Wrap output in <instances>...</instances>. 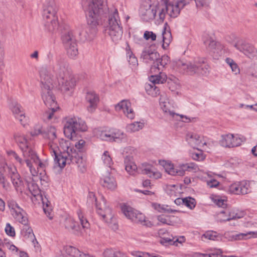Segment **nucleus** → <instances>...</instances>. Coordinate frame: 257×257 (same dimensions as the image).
Masks as SVG:
<instances>
[{
    "instance_id": "obj_6",
    "label": "nucleus",
    "mask_w": 257,
    "mask_h": 257,
    "mask_svg": "<svg viewBox=\"0 0 257 257\" xmlns=\"http://www.w3.org/2000/svg\"><path fill=\"white\" fill-rule=\"evenodd\" d=\"M56 10L53 0H47L43 4L42 17L45 29L49 32H54L58 28Z\"/></svg>"
},
{
    "instance_id": "obj_48",
    "label": "nucleus",
    "mask_w": 257,
    "mask_h": 257,
    "mask_svg": "<svg viewBox=\"0 0 257 257\" xmlns=\"http://www.w3.org/2000/svg\"><path fill=\"white\" fill-rule=\"evenodd\" d=\"M42 200L43 204V210L44 212L50 219H52L53 218V216L51 215L52 209L51 207L49 206V201H48L46 198L44 199L43 198H42Z\"/></svg>"
},
{
    "instance_id": "obj_24",
    "label": "nucleus",
    "mask_w": 257,
    "mask_h": 257,
    "mask_svg": "<svg viewBox=\"0 0 257 257\" xmlns=\"http://www.w3.org/2000/svg\"><path fill=\"white\" fill-rule=\"evenodd\" d=\"M115 109L118 112L122 111L130 119H133L135 117V112L129 100H121L115 106Z\"/></svg>"
},
{
    "instance_id": "obj_33",
    "label": "nucleus",
    "mask_w": 257,
    "mask_h": 257,
    "mask_svg": "<svg viewBox=\"0 0 257 257\" xmlns=\"http://www.w3.org/2000/svg\"><path fill=\"white\" fill-rule=\"evenodd\" d=\"M152 206L155 210L160 213H171L177 212V210L172 209L170 206L167 205H162L157 203H152Z\"/></svg>"
},
{
    "instance_id": "obj_47",
    "label": "nucleus",
    "mask_w": 257,
    "mask_h": 257,
    "mask_svg": "<svg viewBox=\"0 0 257 257\" xmlns=\"http://www.w3.org/2000/svg\"><path fill=\"white\" fill-rule=\"evenodd\" d=\"M127 51L126 56L128 59V62L132 66H136L138 65V60L135 56L133 54L132 52L130 51V48L128 46L126 48Z\"/></svg>"
},
{
    "instance_id": "obj_63",
    "label": "nucleus",
    "mask_w": 257,
    "mask_h": 257,
    "mask_svg": "<svg viewBox=\"0 0 257 257\" xmlns=\"http://www.w3.org/2000/svg\"><path fill=\"white\" fill-rule=\"evenodd\" d=\"M75 147L79 152H82L86 147V142L83 140H80L75 143Z\"/></svg>"
},
{
    "instance_id": "obj_37",
    "label": "nucleus",
    "mask_w": 257,
    "mask_h": 257,
    "mask_svg": "<svg viewBox=\"0 0 257 257\" xmlns=\"http://www.w3.org/2000/svg\"><path fill=\"white\" fill-rule=\"evenodd\" d=\"M132 221L140 223L143 225H148L150 222L146 220V217L143 213L139 212L138 211H136V213L133 217Z\"/></svg>"
},
{
    "instance_id": "obj_7",
    "label": "nucleus",
    "mask_w": 257,
    "mask_h": 257,
    "mask_svg": "<svg viewBox=\"0 0 257 257\" xmlns=\"http://www.w3.org/2000/svg\"><path fill=\"white\" fill-rule=\"evenodd\" d=\"M160 105L164 115L170 119L180 120L186 123L195 121L196 119L195 117H189L186 115L179 114L176 113L175 111L177 108L176 104L171 101L165 94L161 95Z\"/></svg>"
},
{
    "instance_id": "obj_49",
    "label": "nucleus",
    "mask_w": 257,
    "mask_h": 257,
    "mask_svg": "<svg viewBox=\"0 0 257 257\" xmlns=\"http://www.w3.org/2000/svg\"><path fill=\"white\" fill-rule=\"evenodd\" d=\"M103 254L104 257H121V252L119 250L110 248L106 249L104 251Z\"/></svg>"
},
{
    "instance_id": "obj_43",
    "label": "nucleus",
    "mask_w": 257,
    "mask_h": 257,
    "mask_svg": "<svg viewBox=\"0 0 257 257\" xmlns=\"http://www.w3.org/2000/svg\"><path fill=\"white\" fill-rule=\"evenodd\" d=\"M125 170L131 175L135 176L138 174V168L135 163L133 162H126L125 160Z\"/></svg>"
},
{
    "instance_id": "obj_45",
    "label": "nucleus",
    "mask_w": 257,
    "mask_h": 257,
    "mask_svg": "<svg viewBox=\"0 0 257 257\" xmlns=\"http://www.w3.org/2000/svg\"><path fill=\"white\" fill-rule=\"evenodd\" d=\"M239 186L240 193L242 194H246L250 192V187L249 182L246 181H243L238 182Z\"/></svg>"
},
{
    "instance_id": "obj_12",
    "label": "nucleus",
    "mask_w": 257,
    "mask_h": 257,
    "mask_svg": "<svg viewBox=\"0 0 257 257\" xmlns=\"http://www.w3.org/2000/svg\"><path fill=\"white\" fill-rule=\"evenodd\" d=\"M188 3L187 0H174L169 4H160L159 8V19L163 22L167 14L170 17L175 18L180 14V11Z\"/></svg>"
},
{
    "instance_id": "obj_46",
    "label": "nucleus",
    "mask_w": 257,
    "mask_h": 257,
    "mask_svg": "<svg viewBox=\"0 0 257 257\" xmlns=\"http://www.w3.org/2000/svg\"><path fill=\"white\" fill-rule=\"evenodd\" d=\"M225 61L229 66L233 73L235 74L239 73V68L233 59L230 58H227L225 59Z\"/></svg>"
},
{
    "instance_id": "obj_2",
    "label": "nucleus",
    "mask_w": 257,
    "mask_h": 257,
    "mask_svg": "<svg viewBox=\"0 0 257 257\" xmlns=\"http://www.w3.org/2000/svg\"><path fill=\"white\" fill-rule=\"evenodd\" d=\"M85 7L88 27L82 30L79 35L83 41H91L97 33L102 17L108 12L107 0H87Z\"/></svg>"
},
{
    "instance_id": "obj_26",
    "label": "nucleus",
    "mask_w": 257,
    "mask_h": 257,
    "mask_svg": "<svg viewBox=\"0 0 257 257\" xmlns=\"http://www.w3.org/2000/svg\"><path fill=\"white\" fill-rule=\"evenodd\" d=\"M85 99L87 110L89 112H93L96 108L99 101L98 95L93 91H88L86 93Z\"/></svg>"
},
{
    "instance_id": "obj_60",
    "label": "nucleus",
    "mask_w": 257,
    "mask_h": 257,
    "mask_svg": "<svg viewBox=\"0 0 257 257\" xmlns=\"http://www.w3.org/2000/svg\"><path fill=\"white\" fill-rule=\"evenodd\" d=\"M239 186L238 182L234 183L229 186L228 191L231 193L240 194Z\"/></svg>"
},
{
    "instance_id": "obj_14",
    "label": "nucleus",
    "mask_w": 257,
    "mask_h": 257,
    "mask_svg": "<svg viewBox=\"0 0 257 257\" xmlns=\"http://www.w3.org/2000/svg\"><path fill=\"white\" fill-rule=\"evenodd\" d=\"M159 164L163 166L165 171L172 176L184 175L185 171H196L198 166L193 163L183 164L175 166L171 162L166 160H160Z\"/></svg>"
},
{
    "instance_id": "obj_44",
    "label": "nucleus",
    "mask_w": 257,
    "mask_h": 257,
    "mask_svg": "<svg viewBox=\"0 0 257 257\" xmlns=\"http://www.w3.org/2000/svg\"><path fill=\"white\" fill-rule=\"evenodd\" d=\"M63 249L68 254L73 257H79L82 253L78 249L71 245L65 246Z\"/></svg>"
},
{
    "instance_id": "obj_3",
    "label": "nucleus",
    "mask_w": 257,
    "mask_h": 257,
    "mask_svg": "<svg viewBox=\"0 0 257 257\" xmlns=\"http://www.w3.org/2000/svg\"><path fill=\"white\" fill-rule=\"evenodd\" d=\"M48 71V79H52L54 87L59 86L64 93H71L75 85L73 77L69 74L67 62L60 57L57 58L52 61L49 67L45 65Z\"/></svg>"
},
{
    "instance_id": "obj_31",
    "label": "nucleus",
    "mask_w": 257,
    "mask_h": 257,
    "mask_svg": "<svg viewBox=\"0 0 257 257\" xmlns=\"http://www.w3.org/2000/svg\"><path fill=\"white\" fill-rule=\"evenodd\" d=\"M225 238L229 241L247 239H249L250 236H248L247 232L240 233L236 234H232V232H226L223 235Z\"/></svg>"
},
{
    "instance_id": "obj_42",
    "label": "nucleus",
    "mask_w": 257,
    "mask_h": 257,
    "mask_svg": "<svg viewBox=\"0 0 257 257\" xmlns=\"http://www.w3.org/2000/svg\"><path fill=\"white\" fill-rule=\"evenodd\" d=\"M121 211L126 218L132 220L137 210L131 206L123 205L121 207Z\"/></svg>"
},
{
    "instance_id": "obj_15",
    "label": "nucleus",
    "mask_w": 257,
    "mask_h": 257,
    "mask_svg": "<svg viewBox=\"0 0 257 257\" xmlns=\"http://www.w3.org/2000/svg\"><path fill=\"white\" fill-rule=\"evenodd\" d=\"M160 6L158 0H142L139 10L141 18L146 21L159 18Z\"/></svg>"
},
{
    "instance_id": "obj_30",
    "label": "nucleus",
    "mask_w": 257,
    "mask_h": 257,
    "mask_svg": "<svg viewBox=\"0 0 257 257\" xmlns=\"http://www.w3.org/2000/svg\"><path fill=\"white\" fill-rule=\"evenodd\" d=\"M15 140L21 151H34L27 138L23 135H17Z\"/></svg>"
},
{
    "instance_id": "obj_40",
    "label": "nucleus",
    "mask_w": 257,
    "mask_h": 257,
    "mask_svg": "<svg viewBox=\"0 0 257 257\" xmlns=\"http://www.w3.org/2000/svg\"><path fill=\"white\" fill-rule=\"evenodd\" d=\"M168 84L169 89L172 91L177 90L180 87V81L179 79L173 76L169 78L168 80Z\"/></svg>"
},
{
    "instance_id": "obj_34",
    "label": "nucleus",
    "mask_w": 257,
    "mask_h": 257,
    "mask_svg": "<svg viewBox=\"0 0 257 257\" xmlns=\"http://www.w3.org/2000/svg\"><path fill=\"white\" fill-rule=\"evenodd\" d=\"M186 240L185 237L184 236H175L170 237L163 238L161 240V242L168 243L170 244L178 245V243L182 244Z\"/></svg>"
},
{
    "instance_id": "obj_59",
    "label": "nucleus",
    "mask_w": 257,
    "mask_h": 257,
    "mask_svg": "<svg viewBox=\"0 0 257 257\" xmlns=\"http://www.w3.org/2000/svg\"><path fill=\"white\" fill-rule=\"evenodd\" d=\"M177 186L175 185H167L166 186V191L171 196H175Z\"/></svg>"
},
{
    "instance_id": "obj_28",
    "label": "nucleus",
    "mask_w": 257,
    "mask_h": 257,
    "mask_svg": "<svg viewBox=\"0 0 257 257\" xmlns=\"http://www.w3.org/2000/svg\"><path fill=\"white\" fill-rule=\"evenodd\" d=\"M161 70H159L157 71V70H156L151 72L152 74L154 73V74L149 77V80L152 83L155 85L156 84H162L167 80L166 75L161 72Z\"/></svg>"
},
{
    "instance_id": "obj_5",
    "label": "nucleus",
    "mask_w": 257,
    "mask_h": 257,
    "mask_svg": "<svg viewBox=\"0 0 257 257\" xmlns=\"http://www.w3.org/2000/svg\"><path fill=\"white\" fill-rule=\"evenodd\" d=\"M22 157L12 150L7 151V154L10 160L15 161V163L22 172L27 168L32 176L37 175L36 168H43L45 164L40 161L34 151H22Z\"/></svg>"
},
{
    "instance_id": "obj_35",
    "label": "nucleus",
    "mask_w": 257,
    "mask_h": 257,
    "mask_svg": "<svg viewBox=\"0 0 257 257\" xmlns=\"http://www.w3.org/2000/svg\"><path fill=\"white\" fill-rule=\"evenodd\" d=\"M112 142L121 143L127 141V136L123 132L119 130H112Z\"/></svg>"
},
{
    "instance_id": "obj_13",
    "label": "nucleus",
    "mask_w": 257,
    "mask_h": 257,
    "mask_svg": "<svg viewBox=\"0 0 257 257\" xmlns=\"http://www.w3.org/2000/svg\"><path fill=\"white\" fill-rule=\"evenodd\" d=\"M77 215L81 223V226L76 222L71 217H68L65 218L63 222V225L65 229L72 231L74 234L77 235H83L86 230L88 229L89 223L87 219L84 217L81 210L78 211Z\"/></svg>"
},
{
    "instance_id": "obj_56",
    "label": "nucleus",
    "mask_w": 257,
    "mask_h": 257,
    "mask_svg": "<svg viewBox=\"0 0 257 257\" xmlns=\"http://www.w3.org/2000/svg\"><path fill=\"white\" fill-rule=\"evenodd\" d=\"M16 118L19 120L21 124L24 126H26L29 123V118L25 115L24 112L22 114H19L18 116H17Z\"/></svg>"
},
{
    "instance_id": "obj_17",
    "label": "nucleus",
    "mask_w": 257,
    "mask_h": 257,
    "mask_svg": "<svg viewBox=\"0 0 257 257\" xmlns=\"http://www.w3.org/2000/svg\"><path fill=\"white\" fill-rule=\"evenodd\" d=\"M0 166L4 169L7 167L8 176L16 191L22 193L25 190V186L16 167L14 166H8L6 160L3 157H0Z\"/></svg>"
},
{
    "instance_id": "obj_39",
    "label": "nucleus",
    "mask_w": 257,
    "mask_h": 257,
    "mask_svg": "<svg viewBox=\"0 0 257 257\" xmlns=\"http://www.w3.org/2000/svg\"><path fill=\"white\" fill-rule=\"evenodd\" d=\"M222 237V234L213 231H208L202 235L201 238L202 240L206 238L212 240H219L221 239Z\"/></svg>"
},
{
    "instance_id": "obj_16",
    "label": "nucleus",
    "mask_w": 257,
    "mask_h": 257,
    "mask_svg": "<svg viewBox=\"0 0 257 257\" xmlns=\"http://www.w3.org/2000/svg\"><path fill=\"white\" fill-rule=\"evenodd\" d=\"M96 207L97 213L101 219L110 227L116 228L117 226L114 213L103 197L102 198L101 202L99 204H96Z\"/></svg>"
},
{
    "instance_id": "obj_19",
    "label": "nucleus",
    "mask_w": 257,
    "mask_h": 257,
    "mask_svg": "<svg viewBox=\"0 0 257 257\" xmlns=\"http://www.w3.org/2000/svg\"><path fill=\"white\" fill-rule=\"evenodd\" d=\"M7 204L11 215L19 222L24 225L28 223V220L25 211L12 198L8 200Z\"/></svg>"
},
{
    "instance_id": "obj_1",
    "label": "nucleus",
    "mask_w": 257,
    "mask_h": 257,
    "mask_svg": "<svg viewBox=\"0 0 257 257\" xmlns=\"http://www.w3.org/2000/svg\"><path fill=\"white\" fill-rule=\"evenodd\" d=\"M43 136L50 140L48 144L51 156L54 157L55 164L60 168L67 165L76 164L81 169H84L85 162L82 156L73 149L69 141L61 139L60 148L55 140L56 139V130L54 126H50L44 131Z\"/></svg>"
},
{
    "instance_id": "obj_57",
    "label": "nucleus",
    "mask_w": 257,
    "mask_h": 257,
    "mask_svg": "<svg viewBox=\"0 0 257 257\" xmlns=\"http://www.w3.org/2000/svg\"><path fill=\"white\" fill-rule=\"evenodd\" d=\"M183 204L192 209L195 206V200L191 197H186L184 198V203Z\"/></svg>"
},
{
    "instance_id": "obj_10",
    "label": "nucleus",
    "mask_w": 257,
    "mask_h": 257,
    "mask_svg": "<svg viewBox=\"0 0 257 257\" xmlns=\"http://www.w3.org/2000/svg\"><path fill=\"white\" fill-rule=\"evenodd\" d=\"M63 122L64 135L70 139L76 137L77 132H85L87 128L85 122L77 116L66 117L64 118Z\"/></svg>"
},
{
    "instance_id": "obj_38",
    "label": "nucleus",
    "mask_w": 257,
    "mask_h": 257,
    "mask_svg": "<svg viewBox=\"0 0 257 257\" xmlns=\"http://www.w3.org/2000/svg\"><path fill=\"white\" fill-rule=\"evenodd\" d=\"M144 126V123L140 121H135L128 124L126 126V131L128 133H134L142 130Z\"/></svg>"
},
{
    "instance_id": "obj_29",
    "label": "nucleus",
    "mask_w": 257,
    "mask_h": 257,
    "mask_svg": "<svg viewBox=\"0 0 257 257\" xmlns=\"http://www.w3.org/2000/svg\"><path fill=\"white\" fill-rule=\"evenodd\" d=\"M15 140L21 151H34L27 138L23 135H17Z\"/></svg>"
},
{
    "instance_id": "obj_53",
    "label": "nucleus",
    "mask_w": 257,
    "mask_h": 257,
    "mask_svg": "<svg viewBox=\"0 0 257 257\" xmlns=\"http://www.w3.org/2000/svg\"><path fill=\"white\" fill-rule=\"evenodd\" d=\"M11 110L15 117L17 116H18L19 114H21L23 112L22 107L18 103H14L13 104L11 107Z\"/></svg>"
},
{
    "instance_id": "obj_4",
    "label": "nucleus",
    "mask_w": 257,
    "mask_h": 257,
    "mask_svg": "<svg viewBox=\"0 0 257 257\" xmlns=\"http://www.w3.org/2000/svg\"><path fill=\"white\" fill-rule=\"evenodd\" d=\"M39 74L42 84V98L45 105L49 108L48 110L44 113L43 118L45 121L52 120L53 119L55 120L56 118L55 112L59 109L52 91L54 87L53 83L55 81L48 79V71L45 67L40 68Z\"/></svg>"
},
{
    "instance_id": "obj_55",
    "label": "nucleus",
    "mask_w": 257,
    "mask_h": 257,
    "mask_svg": "<svg viewBox=\"0 0 257 257\" xmlns=\"http://www.w3.org/2000/svg\"><path fill=\"white\" fill-rule=\"evenodd\" d=\"M27 223L26 225H24V228L22 230V234L26 237H30L31 238H33L35 237V235L33 233L32 229L27 225Z\"/></svg>"
},
{
    "instance_id": "obj_20",
    "label": "nucleus",
    "mask_w": 257,
    "mask_h": 257,
    "mask_svg": "<svg viewBox=\"0 0 257 257\" xmlns=\"http://www.w3.org/2000/svg\"><path fill=\"white\" fill-rule=\"evenodd\" d=\"M234 47L249 58H253L257 54L256 49L244 40L237 39L233 44Z\"/></svg>"
},
{
    "instance_id": "obj_62",
    "label": "nucleus",
    "mask_w": 257,
    "mask_h": 257,
    "mask_svg": "<svg viewBox=\"0 0 257 257\" xmlns=\"http://www.w3.org/2000/svg\"><path fill=\"white\" fill-rule=\"evenodd\" d=\"M204 44L209 50H213L215 48L216 42L211 38H209L204 41Z\"/></svg>"
},
{
    "instance_id": "obj_25",
    "label": "nucleus",
    "mask_w": 257,
    "mask_h": 257,
    "mask_svg": "<svg viewBox=\"0 0 257 257\" xmlns=\"http://www.w3.org/2000/svg\"><path fill=\"white\" fill-rule=\"evenodd\" d=\"M140 169L141 170V173L143 174L148 175V176L153 179H159L162 177L161 173L155 169L152 165L144 163L142 164Z\"/></svg>"
},
{
    "instance_id": "obj_11",
    "label": "nucleus",
    "mask_w": 257,
    "mask_h": 257,
    "mask_svg": "<svg viewBox=\"0 0 257 257\" xmlns=\"http://www.w3.org/2000/svg\"><path fill=\"white\" fill-rule=\"evenodd\" d=\"M105 31L114 43H118L121 40L123 31L116 10L109 15Z\"/></svg>"
},
{
    "instance_id": "obj_18",
    "label": "nucleus",
    "mask_w": 257,
    "mask_h": 257,
    "mask_svg": "<svg viewBox=\"0 0 257 257\" xmlns=\"http://www.w3.org/2000/svg\"><path fill=\"white\" fill-rule=\"evenodd\" d=\"M63 43L66 49L68 56L71 58H75L78 51L76 40L71 31L66 32L62 36Z\"/></svg>"
},
{
    "instance_id": "obj_22",
    "label": "nucleus",
    "mask_w": 257,
    "mask_h": 257,
    "mask_svg": "<svg viewBox=\"0 0 257 257\" xmlns=\"http://www.w3.org/2000/svg\"><path fill=\"white\" fill-rule=\"evenodd\" d=\"M245 215L244 211L232 209L221 211L217 214V220L219 222H225L230 220L242 218Z\"/></svg>"
},
{
    "instance_id": "obj_8",
    "label": "nucleus",
    "mask_w": 257,
    "mask_h": 257,
    "mask_svg": "<svg viewBox=\"0 0 257 257\" xmlns=\"http://www.w3.org/2000/svg\"><path fill=\"white\" fill-rule=\"evenodd\" d=\"M141 58L147 63H153L151 67V72L157 70H162L163 68L168 63L169 58L168 56H163L160 57L159 54L151 49L146 48L141 54Z\"/></svg>"
},
{
    "instance_id": "obj_61",
    "label": "nucleus",
    "mask_w": 257,
    "mask_h": 257,
    "mask_svg": "<svg viewBox=\"0 0 257 257\" xmlns=\"http://www.w3.org/2000/svg\"><path fill=\"white\" fill-rule=\"evenodd\" d=\"M192 158L196 161H202L204 159V156L201 151L197 150V152H192L191 154Z\"/></svg>"
},
{
    "instance_id": "obj_9",
    "label": "nucleus",
    "mask_w": 257,
    "mask_h": 257,
    "mask_svg": "<svg viewBox=\"0 0 257 257\" xmlns=\"http://www.w3.org/2000/svg\"><path fill=\"white\" fill-rule=\"evenodd\" d=\"M176 67L184 70L191 75L197 74L205 75L209 71V66L203 60L187 62L179 60L176 62Z\"/></svg>"
},
{
    "instance_id": "obj_64",
    "label": "nucleus",
    "mask_w": 257,
    "mask_h": 257,
    "mask_svg": "<svg viewBox=\"0 0 257 257\" xmlns=\"http://www.w3.org/2000/svg\"><path fill=\"white\" fill-rule=\"evenodd\" d=\"M221 249H215L211 253H207V257H223Z\"/></svg>"
},
{
    "instance_id": "obj_58",
    "label": "nucleus",
    "mask_w": 257,
    "mask_h": 257,
    "mask_svg": "<svg viewBox=\"0 0 257 257\" xmlns=\"http://www.w3.org/2000/svg\"><path fill=\"white\" fill-rule=\"evenodd\" d=\"M0 185H1L2 187L6 190H8L9 188L10 184L1 172H0Z\"/></svg>"
},
{
    "instance_id": "obj_36",
    "label": "nucleus",
    "mask_w": 257,
    "mask_h": 257,
    "mask_svg": "<svg viewBox=\"0 0 257 257\" xmlns=\"http://www.w3.org/2000/svg\"><path fill=\"white\" fill-rule=\"evenodd\" d=\"M112 129L98 131L97 133V136L101 140L112 142Z\"/></svg>"
},
{
    "instance_id": "obj_32",
    "label": "nucleus",
    "mask_w": 257,
    "mask_h": 257,
    "mask_svg": "<svg viewBox=\"0 0 257 257\" xmlns=\"http://www.w3.org/2000/svg\"><path fill=\"white\" fill-rule=\"evenodd\" d=\"M162 36L163 42L162 47L163 49H166L169 47L172 39L171 33L167 26L164 27V30L162 32Z\"/></svg>"
},
{
    "instance_id": "obj_21",
    "label": "nucleus",
    "mask_w": 257,
    "mask_h": 257,
    "mask_svg": "<svg viewBox=\"0 0 257 257\" xmlns=\"http://www.w3.org/2000/svg\"><path fill=\"white\" fill-rule=\"evenodd\" d=\"M242 142V138L237 135H234L231 134L222 135L219 141L221 146L228 148L238 147Z\"/></svg>"
},
{
    "instance_id": "obj_23",
    "label": "nucleus",
    "mask_w": 257,
    "mask_h": 257,
    "mask_svg": "<svg viewBox=\"0 0 257 257\" xmlns=\"http://www.w3.org/2000/svg\"><path fill=\"white\" fill-rule=\"evenodd\" d=\"M188 144L194 148L198 147L206 150V142L204 137L200 134L194 132H189L186 137Z\"/></svg>"
},
{
    "instance_id": "obj_54",
    "label": "nucleus",
    "mask_w": 257,
    "mask_h": 257,
    "mask_svg": "<svg viewBox=\"0 0 257 257\" xmlns=\"http://www.w3.org/2000/svg\"><path fill=\"white\" fill-rule=\"evenodd\" d=\"M44 131L43 130L42 126L40 124H36L31 131L30 134L32 136H37L39 135H43Z\"/></svg>"
},
{
    "instance_id": "obj_41",
    "label": "nucleus",
    "mask_w": 257,
    "mask_h": 257,
    "mask_svg": "<svg viewBox=\"0 0 257 257\" xmlns=\"http://www.w3.org/2000/svg\"><path fill=\"white\" fill-rule=\"evenodd\" d=\"M145 89L147 93L153 97H156L159 94V89L152 83L146 84Z\"/></svg>"
},
{
    "instance_id": "obj_27",
    "label": "nucleus",
    "mask_w": 257,
    "mask_h": 257,
    "mask_svg": "<svg viewBox=\"0 0 257 257\" xmlns=\"http://www.w3.org/2000/svg\"><path fill=\"white\" fill-rule=\"evenodd\" d=\"M101 184L108 189L113 190L117 187L115 179L109 172H105L100 179Z\"/></svg>"
},
{
    "instance_id": "obj_50",
    "label": "nucleus",
    "mask_w": 257,
    "mask_h": 257,
    "mask_svg": "<svg viewBox=\"0 0 257 257\" xmlns=\"http://www.w3.org/2000/svg\"><path fill=\"white\" fill-rule=\"evenodd\" d=\"M27 188L29 192L34 196L39 195L40 190L37 184L33 182L27 183Z\"/></svg>"
},
{
    "instance_id": "obj_52",
    "label": "nucleus",
    "mask_w": 257,
    "mask_h": 257,
    "mask_svg": "<svg viewBox=\"0 0 257 257\" xmlns=\"http://www.w3.org/2000/svg\"><path fill=\"white\" fill-rule=\"evenodd\" d=\"M101 159L106 166L110 167L112 164V160L108 151H105L103 153Z\"/></svg>"
},
{
    "instance_id": "obj_51",
    "label": "nucleus",
    "mask_w": 257,
    "mask_h": 257,
    "mask_svg": "<svg viewBox=\"0 0 257 257\" xmlns=\"http://www.w3.org/2000/svg\"><path fill=\"white\" fill-rule=\"evenodd\" d=\"M211 199L213 202L215 203L218 206L224 208L226 205V200L222 199L220 196H212Z\"/></svg>"
}]
</instances>
